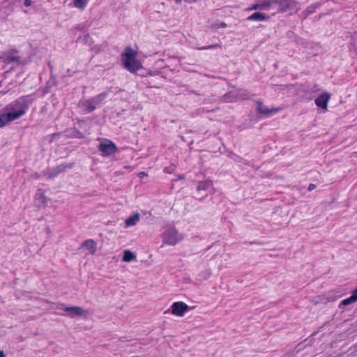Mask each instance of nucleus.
<instances>
[{"label":"nucleus","mask_w":357,"mask_h":357,"mask_svg":"<svg viewBox=\"0 0 357 357\" xmlns=\"http://www.w3.org/2000/svg\"><path fill=\"white\" fill-rule=\"evenodd\" d=\"M21 116H22V100L17 99L0 110V128L18 119Z\"/></svg>","instance_id":"1"},{"label":"nucleus","mask_w":357,"mask_h":357,"mask_svg":"<svg viewBox=\"0 0 357 357\" xmlns=\"http://www.w3.org/2000/svg\"><path fill=\"white\" fill-rule=\"evenodd\" d=\"M137 52L130 47H126L125 52L121 54V60L125 68L130 73L137 72L142 68L141 62L135 59Z\"/></svg>","instance_id":"2"},{"label":"nucleus","mask_w":357,"mask_h":357,"mask_svg":"<svg viewBox=\"0 0 357 357\" xmlns=\"http://www.w3.org/2000/svg\"><path fill=\"white\" fill-rule=\"evenodd\" d=\"M162 238L163 244L170 245H175L182 239V236L173 227L168 228L164 233Z\"/></svg>","instance_id":"3"},{"label":"nucleus","mask_w":357,"mask_h":357,"mask_svg":"<svg viewBox=\"0 0 357 357\" xmlns=\"http://www.w3.org/2000/svg\"><path fill=\"white\" fill-rule=\"evenodd\" d=\"M56 309L66 312V315L70 318H74L75 317H82L86 315L87 314L86 311L83 310L79 306L67 307L63 303H59L57 305Z\"/></svg>","instance_id":"4"},{"label":"nucleus","mask_w":357,"mask_h":357,"mask_svg":"<svg viewBox=\"0 0 357 357\" xmlns=\"http://www.w3.org/2000/svg\"><path fill=\"white\" fill-rule=\"evenodd\" d=\"M105 94L101 93L91 99L86 100L84 102V106L86 108V111L88 112H93L97 107V105H100L101 102L105 99Z\"/></svg>","instance_id":"5"},{"label":"nucleus","mask_w":357,"mask_h":357,"mask_svg":"<svg viewBox=\"0 0 357 357\" xmlns=\"http://www.w3.org/2000/svg\"><path fill=\"white\" fill-rule=\"evenodd\" d=\"M117 148L116 145L110 140H106L100 144L99 150L102 153L103 156H109L115 153Z\"/></svg>","instance_id":"6"},{"label":"nucleus","mask_w":357,"mask_h":357,"mask_svg":"<svg viewBox=\"0 0 357 357\" xmlns=\"http://www.w3.org/2000/svg\"><path fill=\"white\" fill-rule=\"evenodd\" d=\"M172 313L177 317H183L189 309V306L184 302L177 301L172 305Z\"/></svg>","instance_id":"7"},{"label":"nucleus","mask_w":357,"mask_h":357,"mask_svg":"<svg viewBox=\"0 0 357 357\" xmlns=\"http://www.w3.org/2000/svg\"><path fill=\"white\" fill-rule=\"evenodd\" d=\"M35 204L39 208H45L48 206L50 199L45 197L42 190H38L35 195Z\"/></svg>","instance_id":"8"},{"label":"nucleus","mask_w":357,"mask_h":357,"mask_svg":"<svg viewBox=\"0 0 357 357\" xmlns=\"http://www.w3.org/2000/svg\"><path fill=\"white\" fill-rule=\"evenodd\" d=\"M273 0H260L257 3L253 4L251 7L248 8L246 10L250 11L258 9H269L274 7Z\"/></svg>","instance_id":"9"},{"label":"nucleus","mask_w":357,"mask_h":357,"mask_svg":"<svg viewBox=\"0 0 357 357\" xmlns=\"http://www.w3.org/2000/svg\"><path fill=\"white\" fill-rule=\"evenodd\" d=\"M331 98V94L328 92L322 93L315 99V104L317 107L325 110L327 109L328 102Z\"/></svg>","instance_id":"10"},{"label":"nucleus","mask_w":357,"mask_h":357,"mask_svg":"<svg viewBox=\"0 0 357 357\" xmlns=\"http://www.w3.org/2000/svg\"><path fill=\"white\" fill-rule=\"evenodd\" d=\"M257 112L259 114H264V115H270L273 113H277L280 110V109H278H278L274 108V109H270L266 106H265L261 101H258L257 102Z\"/></svg>","instance_id":"11"},{"label":"nucleus","mask_w":357,"mask_h":357,"mask_svg":"<svg viewBox=\"0 0 357 357\" xmlns=\"http://www.w3.org/2000/svg\"><path fill=\"white\" fill-rule=\"evenodd\" d=\"M81 248L88 250L90 255H94L97 250L96 243L93 239H88L82 242Z\"/></svg>","instance_id":"12"},{"label":"nucleus","mask_w":357,"mask_h":357,"mask_svg":"<svg viewBox=\"0 0 357 357\" xmlns=\"http://www.w3.org/2000/svg\"><path fill=\"white\" fill-rule=\"evenodd\" d=\"M1 59L7 63L16 62L20 63V57L16 55L15 52H10L6 53Z\"/></svg>","instance_id":"13"},{"label":"nucleus","mask_w":357,"mask_h":357,"mask_svg":"<svg viewBox=\"0 0 357 357\" xmlns=\"http://www.w3.org/2000/svg\"><path fill=\"white\" fill-rule=\"evenodd\" d=\"M197 190L198 192L212 190H213L212 181L207 180V181L199 182L197 186Z\"/></svg>","instance_id":"14"},{"label":"nucleus","mask_w":357,"mask_h":357,"mask_svg":"<svg viewBox=\"0 0 357 357\" xmlns=\"http://www.w3.org/2000/svg\"><path fill=\"white\" fill-rule=\"evenodd\" d=\"M269 17L264 13L256 12L252 15H250L247 20L248 21H264L268 20Z\"/></svg>","instance_id":"15"},{"label":"nucleus","mask_w":357,"mask_h":357,"mask_svg":"<svg viewBox=\"0 0 357 357\" xmlns=\"http://www.w3.org/2000/svg\"><path fill=\"white\" fill-rule=\"evenodd\" d=\"M357 301V288L352 292V294L350 297L344 299L341 301L340 303V307H341L342 305L346 306L348 305H350L351 303H353Z\"/></svg>","instance_id":"16"},{"label":"nucleus","mask_w":357,"mask_h":357,"mask_svg":"<svg viewBox=\"0 0 357 357\" xmlns=\"http://www.w3.org/2000/svg\"><path fill=\"white\" fill-rule=\"evenodd\" d=\"M139 219H140L139 213H136L134 215H130L126 220V222H125L126 225L127 227L135 225L137 224V222H138L139 221Z\"/></svg>","instance_id":"17"},{"label":"nucleus","mask_w":357,"mask_h":357,"mask_svg":"<svg viewBox=\"0 0 357 357\" xmlns=\"http://www.w3.org/2000/svg\"><path fill=\"white\" fill-rule=\"evenodd\" d=\"M136 259V255H134L130 250H126L123 252V261L130 262Z\"/></svg>","instance_id":"18"},{"label":"nucleus","mask_w":357,"mask_h":357,"mask_svg":"<svg viewBox=\"0 0 357 357\" xmlns=\"http://www.w3.org/2000/svg\"><path fill=\"white\" fill-rule=\"evenodd\" d=\"M87 0H74L73 6L75 8L84 10L86 6Z\"/></svg>","instance_id":"19"},{"label":"nucleus","mask_w":357,"mask_h":357,"mask_svg":"<svg viewBox=\"0 0 357 357\" xmlns=\"http://www.w3.org/2000/svg\"><path fill=\"white\" fill-rule=\"evenodd\" d=\"M316 8L317 7L314 5L307 7L303 12L304 18H306L309 15L313 13L315 11Z\"/></svg>","instance_id":"20"},{"label":"nucleus","mask_w":357,"mask_h":357,"mask_svg":"<svg viewBox=\"0 0 357 357\" xmlns=\"http://www.w3.org/2000/svg\"><path fill=\"white\" fill-rule=\"evenodd\" d=\"M220 47H221V45L220 44L217 43V44L210 45H207V46H203V47H197V50H206L216 49V48H219Z\"/></svg>","instance_id":"21"},{"label":"nucleus","mask_w":357,"mask_h":357,"mask_svg":"<svg viewBox=\"0 0 357 357\" xmlns=\"http://www.w3.org/2000/svg\"><path fill=\"white\" fill-rule=\"evenodd\" d=\"M67 167L70 168V167H71V165H67L62 164V165L56 167V168H54V169L56 170V173L60 174V173L64 172L66 168H67Z\"/></svg>","instance_id":"22"},{"label":"nucleus","mask_w":357,"mask_h":357,"mask_svg":"<svg viewBox=\"0 0 357 357\" xmlns=\"http://www.w3.org/2000/svg\"><path fill=\"white\" fill-rule=\"evenodd\" d=\"M59 173H56V170L54 169L51 172L48 174V177L52 178L57 176Z\"/></svg>","instance_id":"23"},{"label":"nucleus","mask_w":357,"mask_h":357,"mask_svg":"<svg viewBox=\"0 0 357 357\" xmlns=\"http://www.w3.org/2000/svg\"><path fill=\"white\" fill-rule=\"evenodd\" d=\"M59 173H56V170L54 169L51 172L48 174V177L52 178L57 176Z\"/></svg>","instance_id":"24"},{"label":"nucleus","mask_w":357,"mask_h":357,"mask_svg":"<svg viewBox=\"0 0 357 357\" xmlns=\"http://www.w3.org/2000/svg\"><path fill=\"white\" fill-rule=\"evenodd\" d=\"M315 188H316V185L311 183V184H310V185H309V186H308V190H309V191H312V190H313L314 189H315Z\"/></svg>","instance_id":"25"},{"label":"nucleus","mask_w":357,"mask_h":357,"mask_svg":"<svg viewBox=\"0 0 357 357\" xmlns=\"http://www.w3.org/2000/svg\"><path fill=\"white\" fill-rule=\"evenodd\" d=\"M147 176V174H146V173H145L144 172H139V173L138 174V177H139V178H144V176Z\"/></svg>","instance_id":"26"},{"label":"nucleus","mask_w":357,"mask_h":357,"mask_svg":"<svg viewBox=\"0 0 357 357\" xmlns=\"http://www.w3.org/2000/svg\"><path fill=\"white\" fill-rule=\"evenodd\" d=\"M31 4V0H25L24 2V5H25L26 6H29Z\"/></svg>","instance_id":"27"},{"label":"nucleus","mask_w":357,"mask_h":357,"mask_svg":"<svg viewBox=\"0 0 357 357\" xmlns=\"http://www.w3.org/2000/svg\"><path fill=\"white\" fill-rule=\"evenodd\" d=\"M220 26H221V27L225 28V27H226V26H227V24H226V23H225V22H222V23L220 24Z\"/></svg>","instance_id":"28"},{"label":"nucleus","mask_w":357,"mask_h":357,"mask_svg":"<svg viewBox=\"0 0 357 357\" xmlns=\"http://www.w3.org/2000/svg\"><path fill=\"white\" fill-rule=\"evenodd\" d=\"M0 357H6L2 351H0Z\"/></svg>","instance_id":"29"}]
</instances>
